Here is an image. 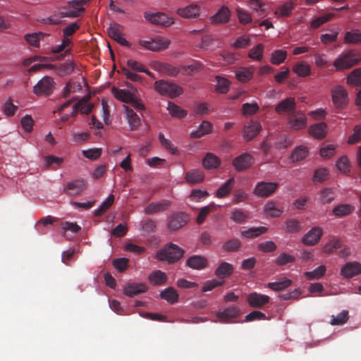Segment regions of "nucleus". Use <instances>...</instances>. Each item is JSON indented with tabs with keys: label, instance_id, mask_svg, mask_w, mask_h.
<instances>
[{
	"label": "nucleus",
	"instance_id": "1",
	"mask_svg": "<svg viewBox=\"0 0 361 361\" xmlns=\"http://www.w3.org/2000/svg\"><path fill=\"white\" fill-rule=\"evenodd\" d=\"M128 90L112 87L111 93L116 99L124 102L130 104L134 108L139 110H144L145 106L137 97V90L132 85L126 83Z\"/></svg>",
	"mask_w": 361,
	"mask_h": 361
},
{
	"label": "nucleus",
	"instance_id": "2",
	"mask_svg": "<svg viewBox=\"0 0 361 361\" xmlns=\"http://www.w3.org/2000/svg\"><path fill=\"white\" fill-rule=\"evenodd\" d=\"M361 61V53L351 49L341 53L334 61L333 66L336 71L350 69Z\"/></svg>",
	"mask_w": 361,
	"mask_h": 361
},
{
	"label": "nucleus",
	"instance_id": "3",
	"mask_svg": "<svg viewBox=\"0 0 361 361\" xmlns=\"http://www.w3.org/2000/svg\"><path fill=\"white\" fill-rule=\"evenodd\" d=\"M185 251L172 243L166 245L156 254V258L159 261H166L169 264L178 262L183 255Z\"/></svg>",
	"mask_w": 361,
	"mask_h": 361
},
{
	"label": "nucleus",
	"instance_id": "4",
	"mask_svg": "<svg viewBox=\"0 0 361 361\" xmlns=\"http://www.w3.org/2000/svg\"><path fill=\"white\" fill-rule=\"evenodd\" d=\"M154 90L161 95L169 98H176L183 92V88L171 82L160 80L154 82Z\"/></svg>",
	"mask_w": 361,
	"mask_h": 361
},
{
	"label": "nucleus",
	"instance_id": "5",
	"mask_svg": "<svg viewBox=\"0 0 361 361\" xmlns=\"http://www.w3.org/2000/svg\"><path fill=\"white\" fill-rule=\"evenodd\" d=\"M138 44L145 49L154 52H159L167 49L171 44V41L169 39L164 37H157L147 39H140Z\"/></svg>",
	"mask_w": 361,
	"mask_h": 361
},
{
	"label": "nucleus",
	"instance_id": "6",
	"mask_svg": "<svg viewBox=\"0 0 361 361\" xmlns=\"http://www.w3.org/2000/svg\"><path fill=\"white\" fill-rule=\"evenodd\" d=\"M87 2V0H73L68 2L66 7L59 11V16L72 18L80 16L85 10L84 6Z\"/></svg>",
	"mask_w": 361,
	"mask_h": 361
},
{
	"label": "nucleus",
	"instance_id": "7",
	"mask_svg": "<svg viewBox=\"0 0 361 361\" xmlns=\"http://www.w3.org/2000/svg\"><path fill=\"white\" fill-rule=\"evenodd\" d=\"M331 97L334 106L336 109H344L348 104V92L341 85H336L331 88Z\"/></svg>",
	"mask_w": 361,
	"mask_h": 361
},
{
	"label": "nucleus",
	"instance_id": "8",
	"mask_svg": "<svg viewBox=\"0 0 361 361\" xmlns=\"http://www.w3.org/2000/svg\"><path fill=\"white\" fill-rule=\"evenodd\" d=\"M279 183L274 181L257 182L253 189V194L259 197H267L277 190Z\"/></svg>",
	"mask_w": 361,
	"mask_h": 361
},
{
	"label": "nucleus",
	"instance_id": "9",
	"mask_svg": "<svg viewBox=\"0 0 361 361\" xmlns=\"http://www.w3.org/2000/svg\"><path fill=\"white\" fill-rule=\"evenodd\" d=\"M124 27L117 23H111L108 29L109 36L122 46L130 47V42L123 37Z\"/></svg>",
	"mask_w": 361,
	"mask_h": 361
},
{
	"label": "nucleus",
	"instance_id": "10",
	"mask_svg": "<svg viewBox=\"0 0 361 361\" xmlns=\"http://www.w3.org/2000/svg\"><path fill=\"white\" fill-rule=\"evenodd\" d=\"M54 89V80L51 77L44 76L33 87V92L37 96L47 95L52 92Z\"/></svg>",
	"mask_w": 361,
	"mask_h": 361
},
{
	"label": "nucleus",
	"instance_id": "11",
	"mask_svg": "<svg viewBox=\"0 0 361 361\" xmlns=\"http://www.w3.org/2000/svg\"><path fill=\"white\" fill-rule=\"evenodd\" d=\"M144 16L146 20L156 25H160L162 26H170L174 23L173 18L164 13L146 12L145 13Z\"/></svg>",
	"mask_w": 361,
	"mask_h": 361
},
{
	"label": "nucleus",
	"instance_id": "12",
	"mask_svg": "<svg viewBox=\"0 0 361 361\" xmlns=\"http://www.w3.org/2000/svg\"><path fill=\"white\" fill-rule=\"evenodd\" d=\"M87 188V181L82 178L68 181L63 188L65 193L68 195H79Z\"/></svg>",
	"mask_w": 361,
	"mask_h": 361
},
{
	"label": "nucleus",
	"instance_id": "13",
	"mask_svg": "<svg viewBox=\"0 0 361 361\" xmlns=\"http://www.w3.org/2000/svg\"><path fill=\"white\" fill-rule=\"evenodd\" d=\"M189 221L188 214L183 212H176L169 217L168 228L175 231L183 227Z\"/></svg>",
	"mask_w": 361,
	"mask_h": 361
},
{
	"label": "nucleus",
	"instance_id": "14",
	"mask_svg": "<svg viewBox=\"0 0 361 361\" xmlns=\"http://www.w3.org/2000/svg\"><path fill=\"white\" fill-rule=\"evenodd\" d=\"M287 123L288 128L292 130H300L304 129L307 124V116L302 111L297 112L288 118Z\"/></svg>",
	"mask_w": 361,
	"mask_h": 361
},
{
	"label": "nucleus",
	"instance_id": "15",
	"mask_svg": "<svg viewBox=\"0 0 361 361\" xmlns=\"http://www.w3.org/2000/svg\"><path fill=\"white\" fill-rule=\"evenodd\" d=\"M255 162L254 157L250 153H243L233 160V166L238 171H243L250 168Z\"/></svg>",
	"mask_w": 361,
	"mask_h": 361
},
{
	"label": "nucleus",
	"instance_id": "16",
	"mask_svg": "<svg viewBox=\"0 0 361 361\" xmlns=\"http://www.w3.org/2000/svg\"><path fill=\"white\" fill-rule=\"evenodd\" d=\"M322 235L323 231L320 227H313L304 235L302 243L307 246H314L319 242Z\"/></svg>",
	"mask_w": 361,
	"mask_h": 361
},
{
	"label": "nucleus",
	"instance_id": "17",
	"mask_svg": "<svg viewBox=\"0 0 361 361\" xmlns=\"http://www.w3.org/2000/svg\"><path fill=\"white\" fill-rule=\"evenodd\" d=\"M255 73V68L252 66H240L235 69L234 75L236 80L241 83H247L250 81Z\"/></svg>",
	"mask_w": 361,
	"mask_h": 361
},
{
	"label": "nucleus",
	"instance_id": "18",
	"mask_svg": "<svg viewBox=\"0 0 361 361\" xmlns=\"http://www.w3.org/2000/svg\"><path fill=\"white\" fill-rule=\"evenodd\" d=\"M270 300L269 296L253 292L247 297V301L249 305L253 308H261Z\"/></svg>",
	"mask_w": 361,
	"mask_h": 361
},
{
	"label": "nucleus",
	"instance_id": "19",
	"mask_svg": "<svg viewBox=\"0 0 361 361\" xmlns=\"http://www.w3.org/2000/svg\"><path fill=\"white\" fill-rule=\"evenodd\" d=\"M240 308L237 306H231L223 311H219L216 312V317L221 322L228 323L231 321V319H235L238 317L240 314Z\"/></svg>",
	"mask_w": 361,
	"mask_h": 361
},
{
	"label": "nucleus",
	"instance_id": "20",
	"mask_svg": "<svg viewBox=\"0 0 361 361\" xmlns=\"http://www.w3.org/2000/svg\"><path fill=\"white\" fill-rule=\"evenodd\" d=\"M176 13L183 18H195L200 15V7L195 4H191L177 9Z\"/></svg>",
	"mask_w": 361,
	"mask_h": 361
},
{
	"label": "nucleus",
	"instance_id": "21",
	"mask_svg": "<svg viewBox=\"0 0 361 361\" xmlns=\"http://www.w3.org/2000/svg\"><path fill=\"white\" fill-rule=\"evenodd\" d=\"M341 274L347 279L361 274V264L357 262H347L341 268Z\"/></svg>",
	"mask_w": 361,
	"mask_h": 361
},
{
	"label": "nucleus",
	"instance_id": "22",
	"mask_svg": "<svg viewBox=\"0 0 361 361\" xmlns=\"http://www.w3.org/2000/svg\"><path fill=\"white\" fill-rule=\"evenodd\" d=\"M261 129L258 121H250L244 126L243 137L246 140H250L257 135Z\"/></svg>",
	"mask_w": 361,
	"mask_h": 361
},
{
	"label": "nucleus",
	"instance_id": "23",
	"mask_svg": "<svg viewBox=\"0 0 361 361\" xmlns=\"http://www.w3.org/2000/svg\"><path fill=\"white\" fill-rule=\"evenodd\" d=\"M308 133L314 138L322 140L327 134V125L324 122L311 125L308 129Z\"/></svg>",
	"mask_w": 361,
	"mask_h": 361
},
{
	"label": "nucleus",
	"instance_id": "24",
	"mask_svg": "<svg viewBox=\"0 0 361 361\" xmlns=\"http://www.w3.org/2000/svg\"><path fill=\"white\" fill-rule=\"evenodd\" d=\"M231 13L226 6H222L218 12L210 18L211 22L215 24L226 23L231 19Z\"/></svg>",
	"mask_w": 361,
	"mask_h": 361
},
{
	"label": "nucleus",
	"instance_id": "25",
	"mask_svg": "<svg viewBox=\"0 0 361 361\" xmlns=\"http://www.w3.org/2000/svg\"><path fill=\"white\" fill-rule=\"evenodd\" d=\"M221 159L214 154L208 152L202 159V166L207 170L218 169L221 166Z\"/></svg>",
	"mask_w": 361,
	"mask_h": 361
},
{
	"label": "nucleus",
	"instance_id": "26",
	"mask_svg": "<svg viewBox=\"0 0 361 361\" xmlns=\"http://www.w3.org/2000/svg\"><path fill=\"white\" fill-rule=\"evenodd\" d=\"M123 109L125 111V116L127 119L128 123L130 130H135L140 124V119L139 116L134 112V111L130 109L128 106L123 104Z\"/></svg>",
	"mask_w": 361,
	"mask_h": 361
},
{
	"label": "nucleus",
	"instance_id": "27",
	"mask_svg": "<svg viewBox=\"0 0 361 361\" xmlns=\"http://www.w3.org/2000/svg\"><path fill=\"white\" fill-rule=\"evenodd\" d=\"M296 104L295 99L293 97H288L282 100L275 108L276 111L282 114L284 113H290L295 110Z\"/></svg>",
	"mask_w": 361,
	"mask_h": 361
},
{
	"label": "nucleus",
	"instance_id": "28",
	"mask_svg": "<svg viewBox=\"0 0 361 361\" xmlns=\"http://www.w3.org/2000/svg\"><path fill=\"white\" fill-rule=\"evenodd\" d=\"M206 257L201 255H193L187 259L186 265L193 269H202L207 266Z\"/></svg>",
	"mask_w": 361,
	"mask_h": 361
},
{
	"label": "nucleus",
	"instance_id": "29",
	"mask_svg": "<svg viewBox=\"0 0 361 361\" xmlns=\"http://www.w3.org/2000/svg\"><path fill=\"white\" fill-rule=\"evenodd\" d=\"M185 179L188 183L197 184L204 180V174L200 169H191L185 173Z\"/></svg>",
	"mask_w": 361,
	"mask_h": 361
},
{
	"label": "nucleus",
	"instance_id": "30",
	"mask_svg": "<svg viewBox=\"0 0 361 361\" xmlns=\"http://www.w3.org/2000/svg\"><path fill=\"white\" fill-rule=\"evenodd\" d=\"M233 272V267L232 264L223 262H221L219 267L216 268L215 271V275L219 279H224L229 276H231Z\"/></svg>",
	"mask_w": 361,
	"mask_h": 361
},
{
	"label": "nucleus",
	"instance_id": "31",
	"mask_svg": "<svg viewBox=\"0 0 361 361\" xmlns=\"http://www.w3.org/2000/svg\"><path fill=\"white\" fill-rule=\"evenodd\" d=\"M215 90L220 94H226L229 91L231 82L226 78L216 76Z\"/></svg>",
	"mask_w": 361,
	"mask_h": 361
},
{
	"label": "nucleus",
	"instance_id": "32",
	"mask_svg": "<svg viewBox=\"0 0 361 361\" xmlns=\"http://www.w3.org/2000/svg\"><path fill=\"white\" fill-rule=\"evenodd\" d=\"M212 131V123L209 121H203L197 128V130L190 133V136L193 138H200Z\"/></svg>",
	"mask_w": 361,
	"mask_h": 361
},
{
	"label": "nucleus",
	"instance_id": "33",
	"mask_svg": "<svg viewBox=\"0 0 361 361\" xmlns=\"http://www.w3.org/2000/svg\"><path fill=\"white\" fill-rule=\"evenodd\" d=\"M147 289L145 283H130L124 288V293L130 297L145 293Z\"/></svg>",
	"mask_w": 361,
	"mask_h": 361
},
{
	"label": "nucleus",
	"instance_id": "34",
	"mask_svg": "<svg viewBox=\"0 0 361 361\" xmlns=\"http://www.w3.org/2000/svg\"><path fill=\"white\" fill-rule=\"evenodd\" d=\"M293 71L298 77L305 78L310 75L311 67L306 61H301L293 67Z\"/></svg>",
	"mask_w": 361,
	"mask_h": 361
},
{
	"label": "nucleus",
	"instance_id": "35",
	"mask_svg": "<svg viewBox=\"0 0 361 361\" xmlns=\"http://www.w3.org/2000/svg\"><path fill=\"white\" fill-rule=\"evenodd\" d=\"M148 279L152 284L154 286H160L166 282L167 276L164 272L160 270H157L153 271L149 276Z\"/></svg>",
	"mask_w": 361,
	"mask_h": 361
},
{
	"label": "nucleus",
	"instance_id": "36",
	"mask_svg": "<svg viewBox=\"0 0 361 361\" xmlns=\"http://www.w3.org/2000/svg\"><path fill=\"white\" fill-rule=\"evenodd\" d=\"M160 295L162 299L171 304L176 302L179 298L178 292L173 287L166 288L161 293Z\"/></svg>",
	"mask_w": 361,
	"mask_h": 361
},
{
	"label": "nucleus",
	"instance_id": "37",
	"mask_svg": "<svg viewBox=\"0 0 361 361\" xmlns=\"http://www.w3.org/2000/svg\"><path fill=\"white\" fill-rule=\"evenodd\" d=\"M87 100V98H83L73 106V116H75L78 111L85 114H87L92 111V106L90 104H86Z\"/></svg>",
	"mask_w": 361,
	"mask_h": 361
},
{
	"label": "nucleus",
	"instance_id": "38",
	"mask_svg": "<svg viewBox=\"0 0 361 361\" xmlns=\"http://www.w3.org/2000/svg\"><path fill=\"white\" fill-rule=\"evenodd\" d=\"M343 42L345 44L361 43V32L359 30H352L345 33Z\"/></svg>",
	"mask_w": 361,
	"mask_h": 361
},
{
	"label": "nucleus",
	"instance_id": "39",
	"mask_svg": "<svg viewBox=\"0 0 361 361\" xmlns=\"http://www.w3.org/2000/svg\"><path fill=\"white\" fill-rule=\"evenodd\" d=\"M346 82L352 86H361V68L351 71L346 78Z\"/></svg>",
	"mask_w": 361,
	"mask_h": 361
},
{
	"label": "nucleus",
	"instance_id": "40",
	"mask_svg": "<svg viewBox=\"0 0 361 361\" xmlns=\"http://www.w3.org/2000/svg\"><path fill=\"white\" fill-rule=\"evenodd\" d=\"M238 21L243 25H247L252 21L251 14L244 8L237 6L235 8Z\"/></svg>",
	"mask_w": 361,
	"mask_h": 361
},
{
	"label": "nucleus",
	"instance_id": "41",
	"mask_svg": "<svg viewBox=\"0 0 361 361\" xmlns=\"http://www.w3.org/2000/svg\"><path fill=\"white\" fill-rule=\"evenodd\" d=\"M291 284L292 281L290 279L283 278L278 281L268 283L267 286L274 291H281L288 288Z\"/></svg>",
	"mask_w": 361,
	"mask_h": 361
},
{
	"label": "nucleus",
	"instance_id": "42",
	"mask_svg": "<svg viewBox=\"0 0 361 361\" xmlns=\"http://www.w3.org/2000/svg\"><path fill=\"white\" fill-rule=\"evenodd\" d=\"M336 169L343 174H347L350 171V163L346 156H342L336 161Z\"/></svg>",
	"mask_w": 361,
	"mask_h": 361
},
{
	"label": "nucleus",
	"instance_id": "43",
	"mask_svg": "<svg viewBox=\"0 0 361 361\" xmlns=\"http://www.w3.org/2000/svg\"><path fill=\"white\" fill-rule=\"evenodd\" d=\"M264 46L262 44H258L252 48L247 56L250 59L256 61H261L263 59Z\"/></svg>",
	"mask_w": 361,
	"mask_h": 361
},
{
	"label": "nucleus",
	"instance_id": "44",
	"mask_svg": "<svg viewBox=\"0 0 361 361\" xmlns=\"http://www.w3.org/2000/svg\"><path fill=\"white\" fill-rule=\"evenodd\" d=\"M330 324L332 326H341L345 324L349 319V313L348 310H343L336 316L331 317Z\"/></svg>",
	"mask_w": 361,
	"mask_h": 361
},
{
	"label": "nucleus",
	"instance_id": "45",
	"mask_svg": "<svg viewBox=\"0 0 361 361\" xmlns=\"http://www.w3.org/2000/svg\"><path fill=\"white\" fill-rule=\"evenodd\" d=\"M166 109L170 115L173 117L182 118L187 115L186 111L171 102H169Z\"/></svg>",
	"mask_w": 361,
	"mask_h": 361
},
{
	"label": "nucleus",
	"instance_id": "46",
	"mask_svg": "<svg viewBox=\"0 0 361 361\" xmlns=\"http://www.w3.org/2000/svg\"><path fill=\"white\" fill-rule=\"evenodd\" d=\"M46 35L43 32H35L32 34H26L25 39L26 42L34 47H39L40 40L44 38Z\"/></svg>",
	"mask_w": 361,
	"mask_h": 361
},
{
	"label": "nucleus",
	"instance_id": "47",
	"mask_svg": "<svg viewBox=\"0 0 361 361\" xmlns=\"http://www.w3.org/2000/svg\"><path fill=\"white\" fill-rule=\"evenodd\" d=\"M234 178L228 179L224 184H223L216 192V197L219 198L226 196L232 190L234 185Z\"/></svg>",
	"mask_w": 361,
	"mask_h": 361
},
{
	"label": "nucleus",
	"instance_id": "48",
	"mask_svg": "<svg viewBox=\"0 0 361 361\" xmlns=\"http://www.w3.org/2000/svg\"><path fill=\"white\" fill-rule=\"evenodd\" d=\"M267 230V228L264 226L250 228L248 230L241 231V235L244 238H252L266 233Z\"/></svg>",
	"mask_w": 361,
	"mask_h": 361
},
{
	"label": "nucleus",
	"instance_id": "49",
	"mask_svg": "<svg viewBox=\"0 0 361 361\" xmlns=\"http://www.w3.org/2000/svg\"><path fill=\"white\" fill-rule=\"evenodd\" d=\"M308 154V149L305 145L297 147L291 154V159L293 161H300L303 160Z\"/></svg>",
	"mask_w": 361,
	"mask_h": 361
},
{
	"label": "nucleus",
	"instance_id": "50",
	"mask_svg": "<svg viewBox=\"0 0 361 361\" xmlns=\"http://www.w3.org/2000/svg\"><path fill=\"white\" fill-rule=\"evenodd\" d=\"M159 140L165 149H166L170 153L174 155L179 154L178 148L168 139L164 137L162 133L159 134Z\"/></svg>",
	"mask_w": 361,
	"mask_h": 361
},
{
	"label": "nucleus",
	"instance_id": "51",
	"mask_svg": "<svg viewBox=\"0 0 361 361\" xmlns=\"http://www.w3.org/2000/svg\"><path fill=\"white\" fill-rule=\"evenodd\" d=\"M340 248H341V240L334 237L324 245L323 247V251L325 253L331 254Z\"/></svg>",
	"mask_w": 361,
	"mask_h": 361
},
{
	"label": "nucleus",
	"instance_id": "52",
	"mask_svg": "<svg viewBox=\"0 0 361 361\" xmlns=\"http://www.w3.org/2000/svg\"><path fill=\"white\" fill-rule=\"evenodd\" d=\"M286 51L282 49L275 50L271 54L270 61L274 65H279L286 60Z\"/></svg>",
	"mask_w": 361,
	"mask_h": 361
},
{
	"label": "nucleus",
	"instance_id": "53",
	"mask_svg": "<svg viewBox=\"0 0 361 361\" xmlns=\"http://www.w3.org/2000/svg\"><path fill=\"white\" fill-rule=\"evenodd\" d=\"M334 16L335 15L332 13H328L323 16H319L311 21L310 26L312 28L316 29L331 20L334 17Z\"/></svg>",
	"mask_w": 361,
	"mask_h": 361
},
{
	"label": "nucleus",
	"instance_id": "54",
	"mask_svg": "<svg viewBox=\"0 0 361 361\" xmlns=\"http://www.w3.org/2000/svg\"><path fill=\"white\" fill-rule=\"evenodd\" d=\"M82 90V85L79 82L71 80L65 87L63 96L69 97L72 93L78 92Z\"/></svg>",
	"mask_w": 361,
	"mask_h": 361
},
{
	"label": "nucleus",
	"instance_id": "55",
	"mask_svg": "<svg viewBox=\"0 0 361 361\" xmlns=\"http://www.w3.org/2000/svg\"><path fill=\"white\" fill-rule=\"evenodd\" d=\"M320 156L324 159H329L336 154V146L333 144H324L319 150Z\"/></svg>",
	"mask_w": 361,
	"mask_h": 361
},
{
	"label": "nucleus",
	"instance_id": "56",
	"mask_svg": "<svg viewBox=\"0 0 361 361\" xmlns=\"http://www.w3.org/2000/svg\"><path fill=\"white\" fill-rule=\"evenodd\" d=\"M293 8V4L292 1H287L285 4L281 5L278 9L275 11L274 14L277 16H289Z\"/></svg>",
	"mask_w": 361,
	"mask_h": 361
},
{
	"label": "nucleus",
	"instance_id": "57",
	"mask_svg": "<svg viewBox=\"0 0 361 361\" xmlns=\"http://www.w3.org/2000/svg\"><path fill=\"white\" fill-rule=\"evenodd\" d=\"M63 161V158L54 155H48L44 157V163L46 168L51 167L55 169L54 166H60Z\"/></svg>",
	"mask_w": 361,
	"mask_h": 361
},
{
	"label": "nucleus",
	"instance_id": "58",
	"mask_svg": "<svg viewBox=\"0 0 361 361\" xmlns=\"http://www.w3.org/2000/svg\"><path fill=\"white\" fill-rule=\"evenodd\" d=\"M326 270V267L321 265L312 271L305 272V275L310 280L319 279L325 274Z\"/></svg>",
	"mask_w": 361,
	"mask_h": 361
},
{
	"label": "nucleus",
	"instance_id": "59",
	"mask_svg": "<svg viewBox=\"0 0 361 361\" xmlns=\"http://www.w3.org/2000/svg\"><path fill=\"white\" fill-rule=\"evenodd\" d=\"M286 227L287 231L291 233H297L302 230L301 223L293 219H288L286 221Z\"/></svg>",
	"mask_w": 361,
	"mask_h": 361
},
{
	"label": "nucleus",
	"instance_id": "60",
	"mask_svg": "<svg viewBox=\"0 0 361 361\" xmlns=\"http://www.w3.org/2000/svg\"><path fill=\"white\" fill-rule=\"evenodd\" d=\"M208 196L209 193L206 190H193L190 195V201L203 202Z\"/></svg>",
	"mask_w": 361,
	"mask_h": 361
},
{
	"label": "nucleus",
	"instance_id": "61",
	"mask_svg": "<svg viewBox=\"0 0 361 361\" xmlns=\"http://www.w3.org/2000/svg\"><path fill=\"white\" fill-rule=\"evenodd\" d=\"M259 109V106L256 102L245 103L242 106V114L244 116H251L256 114Z\"/></svg>",
	"mask_w": 361,
	"mask_h": 361
},
{
	"label": "nucleus",
	"instance_id": "62",
	"mask_svg": "<svg viewBox=\"0 0 361 361\" xmlns=\"http://www.w3.org/2000/svg\"><path fill=\"white\" fill-rule=\"evenodd\" d=\"M241 247V242L236 238L231 239L226 241L224 245L223 248L226 252H235L238 250Z\"/></svg>",
	"mask_w": 361,
	"mask_h": 361
},
{
	"label": "nucleus",
	"instance_id": "63",
	"mask_svg": "<svg viewBox=\"0 0 361 361\" xmlns=\"http://www.w3.org/2000/svg\"><path fill=\"white\" fill-rule=\"evenodd\" d=\"M102 148H92L82 151L83 156L90 160L97 159L102 154Z\"/></svg>",
	"mask_w": 361,
	"mask_h": 361
},
{
	"label": "nucleus",
	"instance_id": "64",
	"mask_svg": "<svg viewBox=\"0 0 361 361\" xmlns=\"http://www.w3.org/2000/svg\"><path fill=\"white\" fill-rule=\"evenodd\" d=\"M361 140V126H355L353 133L348 137V143L353 145Z\"/></svg>",
	"mask_w": 361,
	"mask_h": 361
}]
</instances>
